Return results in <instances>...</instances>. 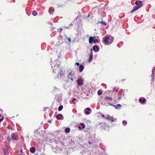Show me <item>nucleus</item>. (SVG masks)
Returning <instances> with one entry per match:
<instances>
[{
    "label": "nucleus",
    "mask_w": 155,
    "mask_h": 155,
    "mask_svg": "<svg viewBox=\"0 0 155 155\" xmlns=\"http://www.w3.org/2000/svg\"><path fill=\"white\" fill-rule=\"evenodd\" d=\"M114 39L113 37L111 36L105 37L103 39L104 43L105 45H109L113 42Z\"/></svg>",
    "instance_id": "1"
},
{
    "label": "nucleus",
    "mask_w": 155,
    "mask_h": 155,
    "mask_svg": "<svg viewBox=\"0 0 155 155\" xmlns=\"http://www.w3.org/2000/svg\"><path fill=\"white\" fill-rule=\"evenodd\" d=\"M58 69L59 70L58 74L57 75V77L60 79H64L65 76V71L63 70L58 68Z\"/></svg>",
    "instance_id": "2"
},
{
    "label": "nucleus",
    "mask_w": 155,
    "mask_h": 155,
    "mask_svg": "<svg viewBox=\"0 0 155 155\" xmlns=\"http://www.w3.org/2000/svg\"><path fill=\"white\" fill-rule=\"evenodd\" d=\"M95 37H90L89 39V43L91 44H92L93 43H98L99 41L97 39H95Z\"/></svg>",
    "instance_id": "3"
},
{
    "label": "nucleus",
    "mask_w": 155,
    "mask_h": 155,
    "mask_svg": "<svg viewBox=\"0 0 155 155\" xmlns=\"http://www.w3.org/2000/svg\"><path fill=\"white\" fill-rule=\"evenodd\" d=\"M104 101L107 102L109 104V103H110L111 102V101L112 100V98L106 96L104 98Z\"/></svg>",
    "instance_id": "4"
},
{
    "label": "nucleus",
    "mask_w": 155,
    "mask_h": 155,
    "mask_svg": "<svg viewBox=\"0 0 155 155\" xmlns=\"http://www.w3.org/2000/svg\"><path fill=\"white\" fill-rule=\"evenodd\" d=\"M105 118L108 120H110L112 122H114V119L113 117L110 116L109 115H108L106 116L105 117Z\"/></svg>",
    "instance_id": "5"
},
{
    "label": "nucleus",
    "mask_w": 155,
    "mask_h": 155,
    "mask_svg": "<svg viewBox=\"0 0 155 155\" xmlns=\"http://www.w3.org/2000/svg\"><path fill=\"white\" fill-rule=\"evenodd\" d=\"M109 104L114 107L116 109H120L121 107V105L120 104H118L116 106H115L111 103H109Z\"/></svg>",
    "instance_id": "6"
},
{
    "label": "nucleus",
    "mask_w": 155,
    "mask_h": 155,
    "mask_svg": "<svg viewBox=\"0 0 155 155\" xmlns=\"http://www.w3.org/2000/svg\"><path fill=\"white\" fill-rule=\"evenodd\" d=\"M4 153L5 155H8V152L7 147H4L3 148Z\"/></svg>",
    "instance_id": "7"
},
{
    "label": "nucleus",
    "mask_w": 155,
    "mask_h": 155,
    "mask_svg": "<svg viewBox=\"0 0 155 155\" xmlns=\"http://www.w3.org/2000/svg\"><path fill=\"white\" fill-rule=\"evenodd\" d=\"M141 7V6H135L134 7L133 9L131 11L130 13H133L134 12L136 11L139 8Z\"/></svg>",
    "instance_id": "8"
},
{
    "label": "nucleus",
    "mask_w": 155,
    "mask_h": 155,
    "mask_svg": "<svg viewBox=\"0 0 155 155\" xmlns=\"http://www.w3.org/2000/svg\"><path fill=\"white\" fill-rule=\"evenodd\" d=\"M93 58V52H92V49H91V53L90 54V57L89 58L88 61L90 63V62L92 60Z\"/></svg>",
    "instance_id": "9"
},
{
    "label": "nucleus",
    "mask_w": 155,
    "mask_h": 155,
    "mask_svg": "<svg viewBox=\"0 0 155 155\" xmlns=\"http://www.w3.org/2000/svg\"><path fill=\"white\" fill-rule=\"evenodd\" d=\"M18 135L15 134H13L11 136L13 140H15L18 138Z\"/></svg>",
    "instance_id": "10"
},
{
    "label": "nucleus",
    "mask_w": 155,
    "mask_h": 155,
    "mask_svg": "<svg viewBox=\"0 0 155 155\" xmlns=\"http://www.w3.org/2000/svg\"><path fill=\"white\" fill-rule=\"evenodd\" d=\"M83 80L81 78H79L77 80L78 84L81 85L83 84Z\"/></svg>",
    "instance_id": "11"
},
{
    "label": "nucleus",
    "mask_w": 155,
    "mask_h": 155,
    "mask_svg": "<svg viewBox=\"0 0 155 155\" xmlns=\"http://www.w3.org/2000/svg\"><path fill=\"white\" fill-rule=\"evenodd\" d=\"M135 4L137 6H141V7L143 6L142 2L141 1H136L135 2Z\"/></svg>",
    "instance_id": "12"
},
{
    "label": "nucleus",
    "mask_w": 155,
    "mask_h": 155,
    "mask_svg": "<svg viewBox=\"0 0 155 155\" xmlns=\"http://www.w3.org/2000/svg\"><path fill=\"white\" fill-rule=\"evenodd\" d=\"M72 72H71L69 73L68 74V79H71V81H73V79L72 78Z\"/></svg>",
    "instance_id": "13"
},
{
    "label": "nucleus",
    "mask_w": 155,
    "mask_h": 155,
    "mask_svg": "<svg viewBox=\"0 0 155 155\" xmlns=\"http://www.w3.org/2000/svg\"><path fill=\"white\" fill-rule=\"evenodd\" d=\"M146 101V99L144 98L142 99L140 98L139 100V102L140 103H144Z\"/></svg>",
    "instance_id": "14"
},
{
    "label": "nucleus",
    "mask_w": 155,
    "mask_h": 155,
    "mask_svg": "<svg viewBox=\"0 0 155 155\" xmlns=\"http://www.w3.org/2000/svg\"><path fill=\"white\" fill-rule=\"evenodd\" d=\"M93 50L95 51H97L99 50V48L97 45H95L93 47Z\"/></svg>",
    "instance_id": "15"
},
{
    "label": "nucleus",
    "mask_w": 155,
    "mask_h": 155,
    "mask_svg": "<svg viewBox=\"0 0 155 155\" xmlns=\"http://www.w3.org/2000/svg\"><path fill=\"white\" fill-rule=\"evenodd\" d=\"M84 68V67L83 65L81 64L80 65L79 71L80 72H81L83 71Z\"/></svg>",
    "instance_id": "16"
},
{
    "label": "nucleus",
    "mask_w": 155,
    "mask_h": 155,
    "mask_svg": "<svg viewBox=\"0 0 155 155\" xmlns=\"http://www.w3.org/2000/svg\"><path fill=\"white\" fill-rule=\"evenodd\" d=\"M35 148L34 147H31L30 149V151L31 153H34L35 152Z\"/></svg>",
    "instance_id": "17"
},
{
    "label": "nucleus",
    "mask_w": 155,
    "mask_h": 155,
    "mask_svg": "<svg viewBox=\"0 0 155 155\" xmlns=\"http://www.w3.org/2000/svg\"><path fill=\"white\" fill-rule=\"evenodd\" d=\"M63 116L62 114H59L57 115L56 116V118L58 120H60L61 119L62 117Z\"/></svg>",
    "instance_id": "18"
},
{
    "label": "nucleus",
    "mask_w": 155,
    "mask_h": 155,
    "mask_svg": "<svg viewBox=\"0 0 155 155\" xmlns=\"http://www.w3.org/2000/svg\"><path fill=\"white\" fill-rule=\"evenodd\" d=\"M101 24L102 25H106L107 24L106 22H104L103 21H98V22L97 23V24Z\"/></svg>",
    "instance_id": "19"
},
{
    "label": "nucleus",
    "mask_w": 155,
    "mask_h": 155,
    "mask_svg": "<svg viewBox=\"0 0 155 155\" xmlns=\"http://www.w3.org/2000/svg\"><path fill=\"white\" fill-rule=\"evenodd\" d=\"M155 68H153V69L152 70L153 74H152V75H151V76H152V78H153V76H154V77H155ZM154 77L153 78V80H154Z\"/></svg>",
    "instance_id": "20"
},
{
    "label": "nucleus",
    "mask_w": 155,
    "mask_h": 155,
    "mask_svg": "<svg viewBox=\"0 0 155 155\" xmlns=\"http://www.w3.org/2000/svg\"><path fill=\"white\" fill-rule=\"evenodd\" d=\"M70 129L69 128H67L65 130V132L66 133H69L70 131Z\"/></svg>",
    "instance_id": "21"
},
{
    "label": "nucleus",
    "mask_w": 155,
    "mask_h": 155,
    "mask_svg": "<svg viewBox=\"0 0 155 155\" xmlns=\"http://www.w3.org/2000/svg\"><path fill=\"white\" fill-rule=\"evenodd\" d=\"M32 14L34 16H36L37 15V12L35 10L33 11Z\"/></svg>",
    "instance_id": "22"
},
{
    "label": "nucleus",
    "mask_w": 155,
    "mask_h": 155,
    "mask_svg": "<svg viewBox=\"0 0 155 155\" xmlns=\"http://www.w3.org/2000/svg\"><path fill=\"white\" fill-rule=\"evenodd\" d=\"M63 108V105H60L59 106L58 108V110L59 111H60L62 110Z\"/></svg>",
    "instance_id": "23"
},
{
    "label": "nucleus",
    "mask_w": 155,
    "mask_h": 155,
    "mask_svg": "<svg viewBox=\"0 0 155 155\" xmlns=\"http://www.w3.org/2000/svg\"><path fill=\"white\" fill-rule=\"evenodd\" d=\"M80 125L82 127V129H84L85 128V124L84 123H81L80 124Z\"/></svg>",
    "instance_id": "24"
},
{
    "label": "nucleus",
    "mask_w": 155,
    "mask_h": 155,
    "mask_svg": "<svg viewBox=\"0 0 155 155\" xmlns=\"http://www.w3.org/2000/svg\"><path fill=\"white\" fill-rule=\"evenodd\" d=\"M97 93V94H98V95H101V94H102V91L100 90H99L98 91Z\"/></svg>",
    "instance_id": "25"
},
{
    "label": "nucleus",
    "mask_w": 155,
    "mask_h": 155,
    "mask_svg": "<svg viewBox=\"0 0 155 155\" xmlns=\"http://www.w3.org/2000/svg\"><path fill=\"white\" fill-rule=\"evenodd\" d=\"M127 122L126 121L124 120L122 121V124H124V125H125L127 124Z\"/></svg>",
    "instance_id": "26"
},
{
    "label": "nucleus",
    "mask_w": 155,
    "mask_h": 155,
    "mask_svg": "<svg viewBox=\"0 0 155 155\" xmlns=\"http://www.w3.org/2000/svg\"><path fill=\"white\" fill-rule=\"evenodd\" d=\"M7 140L8 142H10L11 140L9 136H8L7 137Z\"/></svg>",
    "instance_id": "27"
},
{
    "label": "nucleus",
    "mask_w": 155,
    "mask_h": 155,
    "mask_svg": "<svg viewBox=\"0 0 155 155\" xmlns=\"http://www.w3.org/2000/svg\"><path fill=\"white\" fill-rule=\"evenodd\" d=\"M63 30V29L62 28H60L59 29H58V31L59 33H61Z\"/></svg>",
    "instance_id": "28"
},
{
    "label": "nucleus",
    "mask_w": 155,
    "mask_h": 155,
    "mask_svg": "<svg viewBox=\"0 0 155 155\" xmlns=\"http://www.w3.org/2000/svg\"><path fill=\"white\" fill-rule=\"evenodd\" d=\"M85 110H87L88 111H90L91 110L90 108L89 107H87V108H86L85 109Z\"/></svg>",
    "instance_id": "29"
},
{
    "label": "nucleus",
    "mask_w": 155,
    "mask_h": 155,
    "mask_svg": "<svg viewBox=\"0 0 155 155\" xmlns=\"http://www.w3.org/2000/svg\"><path fill=\"white\" fill-rule=\"evenodd\" d=\"M85 114H86L88 115L90 114V113L88 111H86L85 112Z\"/></svg>",
    "instance_id": "30"
},
{
    "label": "nucleus",
    "mask_w": 155,
    "mask_h": 155,
    "mask_svg": "<svg viewBox=\"0 0 155 155\" xmlns=\"http://www.w3.org/2000/svg\"><path fill=\"white\" fill-rule=\"evenodd\" d=\"M75 65H77V66H78L80 64L78 62H77V63H75Z\"/></svg>",
    "instance_id": "31"
},
{
    "label": "nucleus",
    "mask_w": 155,
    "mask_h": 155,
    "mask_svg": "<svg viewBox=\"0 0 155 155\" xmlns=\"http://www.w3.org/2000/svg\"><path fill=\"white\" fill-rule=\"evenodd\" d=\"M101 117H103L104 118H105V115L104 114H101Z\"/></svg>",
    "instance_id": "32"
},
{
    "label": "nucleus",
    "mask_w": 155,
    "mask_h": 155,
    "mask_svg": "<svg viewBox=\"0 0 155 155\" xmlns=\"http://www.w3.org/2000/svg\"><path fill=\"white\" fill-rule=\"evenodd\" d=\"M76 100V99L75 98H73L72 100V101L74 102V101Z\"/></svg>",
    "instance_id": "33"
},
{
    "label": "nucleus",
    "mask_w": 155,
    "mask_h": 155,
    "mask_svg": "<svg viewBox=\"0 0 155 155\" xmlns=\"http://www.w3.org/2000/svg\"><path fill=\"white\" fill-rule=\"evenodd\" d=\"M68 41L69 42H71V39L70 38H68Z\"/></svg>",
    "instance_id": "34"
},
{
    "label": "nucleus",
    "mask_w": 155,
    "mask_h": 155,
    "mask_svg": "<svg viewBox=\"0 0 155 155\" xmlns=\"http://www.w3.org/2000/svg\"><path fill=\"white\" fill-rule=\"evenodd\" d=\"M78 128L80 130H81L82 129V128H81V127L80 126H79L78 127Z\"/></svg>",
    "instance_id": "35"
},
{
    "label": "nucleus",
    "mask_w": 155,
    "mask_h": 155,
    "mask_svg": "<svg viewBox=\"0 0 155 155\" xmlns=\"http://www.w3.org/2000/svg\"><path fill=\"white\" fill-rule=\"evenodd\" d=\"M102 125L104 126V127H105V125H106L105 124V123H103L102 124Z\"/></svg>",
    "instance_id": "36"
},
{
    "label": "nucleus",
    "mask_w": 155,
    "mask_h": 155,
    "mask_svg": "<svg viewBox=\"0 0 155 155\" xmlns=\"http://www.w3.org/2000/svg\"><path fill=\"white\" fill-rule=\"evenodd\" d=\"M118 98L119 99H121V97H118Z\"/></svg>",
    "instance_id": "37"
},
{
    "label": "nucleus",
    "mask_w": 155,
    "mask_h": 155,
    "mask_svg": "<svg viewBox=\"0 0 155 155\" xmlns=\"http://www.w3.org/2000/svg\"><path fill=\"white\" fill-rule=\"evenodd\" d=\"M48 122L49 123H51V121H50V120H49Z\"/></svg>",
    "instance_id": "38"
},
{
    "label": "nucleus",
    "mask_w": 155,
    "mask_h": 155,
    "mask_svg": "<svg viewBox=\"0 0 155 155\" xmlns=\"http://www.w3.org/2000/svg\"><path fill=\"white\" fill-rule=\"evenodd\" d=\"M89 144H91V142H89Z\"/></svg>",
    "instance_id": "39"
},
{
    "label": "nucleus",
    "mask_w": 155,
    "mask_h": 155,
    "mask_svg": "<svg viewBox=\"0 0 155 155\" xmlns=\"http://www.w3.org/2000/svg\"><path fill=\"white\" fill-rule=\"evenodd\" d=\"M89 15H88V17H89Z\"/></svg>",
    "instance_id": "40"
},
{
    "label": "nucleus",
    "mask_w": 155,
    "mask_h": 155,
    "mask_svg": "<svg viewBox=\"0 0 155 155\" xmlns=\"http://www.w3.org/2000/svg\"><path fill=\"white\" fill-rule=\"evenodd\" d=\"M1 114H0V117H1Z\"/></svg>",
    "instance_id": "41"
}]
</instances>
